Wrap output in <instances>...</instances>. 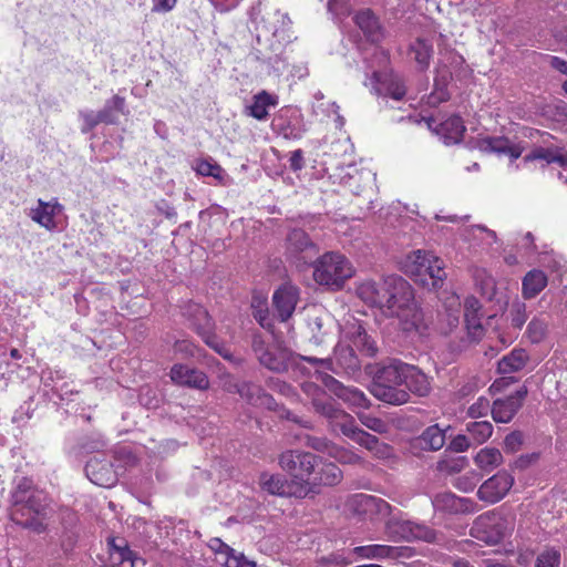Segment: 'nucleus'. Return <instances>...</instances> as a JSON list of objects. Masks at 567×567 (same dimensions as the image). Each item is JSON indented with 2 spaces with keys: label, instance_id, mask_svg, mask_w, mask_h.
I'll use <instances>...</instances> for the list:
<instances>
[{
  "label": "nucleus",
  "instance_id": "1",
  "mask_svg": "<svg viewBox=\"0 0 567 567\" xmlns=\"http://www.w3.org/2000/svg\"><path fill=\"white\" fill-rule=\"evenodd\" d=\"M382 312L400 320L404 331L424 330L423 313L414 302L411 285L400 276L385 278V298Z\"/></svg>",
  "mask_w": 567,
  "mask_h": 567
},
{
  "label": "nucleus",
  "instance_id": "2",
  "mask_svg": "<svg viewBox=\"0 0 567 567\" xmlns=\"http://www.w3.org/2000/svg\"><path fill=\"white\" fill-rule=\"evenodd\" d=\"M409 363L390 358L379 364L370 385L371 394L390 405H402L410 401L409 392L402 388Z\"/></svg>",
  "mask_w": 567,
  "mask_h": 567
},
{
  "label": "nucleus",
  "instance_id": "3",
  "mask_svg": "<svg viewBox=\"0 0 567 567\" xmlns=\"http://www.w3.org/2000/svg\"><path fill=\"white\" fill-rule=\"evenodd\" d=\"M403 270L410 277L423 285L432 280L433 288H437L446 278L444 261L431 251L414 250L403 261Z\"/></svg>",
  "mask_w": 567,
  "mask_h": 567
},
{
  "label": "nucleus",
  "instance_id": "4",
  "mask_svg": "<svg viewBox=\"0 0 567 567\" xmlns=\"http://www.w3.org/2000/svg\"><path fill=\"white\" fill-rule=\"evenodd\" d=\"M279 465L296 484L299 497L306 496L310 492L311 477L319 466V458L309 452L290 450L280 455Z\"/></svg>",
  "mask_w": 567,
  "mask_h": 567
},
{
  "label": "nucleus",
  "instance_id": "5",
  "mask_svg": "<svg viewBox=\"0 0 567 567\" xmlns=\"http://www.w3.org/2000/svg\"><path fill=\"white\" fill-rule=\"evenodd\" d=\"M251 349L264 368L277 373L287 371L295 359V354L281 342L260 333L252 336Z\"/></svg>",
  "mask_w": 567,
  "mask_h": 567
},
{
  "label": "nucleus",
  "instance_id": "6",
  "mask_svg": "<svg viewBox=\"0 0 567 567\" xmlns=\"http://www.w3.org/2000/svg\"><path fill=\"white\" fill-rule=\"evenodd\" d=\"M353 274L354 269L346 256L329 251L316 261L313 278L319 285L341 288Z\"/></svg>",
  "mask_w": 567,
  "mask_h": 567
},
{
  "label": "nucleus",
  "instance_id": "7",
  "mask_svg": "<svg viewBox=\"0 0 567 567\" xmlns=\"http://www.w3.org/2000/svg\"><path fill=\"white\" fill-rule=\"evenodd\" d=\"M514 529L513 519L498 511L480 515L473 523L470 534L486 545H497Z\"/></svg>",
  "mask_w": 567,
  "mask_h": 567
},
{
  "label": "nucleus",
  "instance_id": "8",
  "mask_svg": "<svg viewBox=\"0 0 567 567\" xmlns=\"http://www.w3.org/2000/svg\"><path fill=\"white\" fill-rule=\"evenodd\" d=\"M196 333L223 358L234 361L229 348L214 333V322L207 310L198 303H189L184 313Z\"/></svg>",
  "mask_w": 567,
  "mask_h": 567
},
{
  "label": "nucleus",
  "instance_id": "9",
  "mask_svg": "<svg viewBox=\"0 0 567 567\" xmlns=\"http://www.w3.org/2000/svg\"><path fill=\"white\" fill-rule=\"evenodd\" d=\"M256 40L260 47L256 48L258 60L271 66L278 75L289 70L290 65L287 62L288 55L286 54L285 45L277 40L276 32L270 35L268 33H258Z\"/></svg>",
  "mask_w": 567,
  "mask_h": 567
},
{
  "label": "nucleus",
  "instance_id": "10",
  "mask_svg": "<svg viewBox=\"0 0 567 567\" xmlns=\"http://www.w3.org/2000/svg\"><path fill=\"white\" fill-rule=\"evenodd\" d=\"M331 429L334 432L340 431L343 435L351 439L359 445L364 446L369 451L385 455V452L389 450V446L381 444L377 436L358 427L353 416L346 411L344 413H339V419Z\"/></svg>",
  "mask_w": 567,
  "mask_h": 567
},
{
  "label": "nucleus",
  "instance_id": "11",
  "mask_svg": "<svg viewBox=\"0 0 567 567\" xmlns=\"http://www.w3.org/2000/svg\"><path fill=\"white\" fill-rule=\"evenodd\" d=\"M301 360L319 365V371L330 370L334 373L341 371L354 373L360 369V361L351 347H338L334 350V359H318L316 357H300Z\"/></svg>",
  "mask_w": 567,
  "mask_h": 567
},
{
  "label": "nucleus",
  "instance_id": "12",
  "mask_svg": "<svg viewBox=\"0 0 567 567\" xmlns=\"http://www.w3.org/2000/svg\"><path fill=\"white\" fill-rule=\"evenodd\" d=\"M317 379L320 380L324 386L350 406L368 409L370 406V400L359 389L353 386H346L339 382L332 375L316 370Z\"/></svg>",
  "mask_w": 567,
  "mask_h": 567
},
{
  "label": "nucleus",
  "instance_id": "13",
  "mask_svg": "<svg viewBox=\"0 0 567 567\" xmlns=\"http://www.w3.org/2000/svg\"><path fill=\"white\" fill-rule=\"evenodd\" d=\"M303 393L311 400V404L317 413L326 417L332 426L339 419V413H344L338 408L329 395L316 383L303 382L301 385Z\"/></svg>",
  "mask_w": 567,
  "mask_h": 567
},
{
  "label": "nucleus",
  "instance_id": "14",
  "mask_svg": "<svg viewBox=\"0 0 567 567\" xmlns=\"http://www.w3.org/2000/svg\"><path fill=\"white\" fill-rule=\"evenodd\" d=\"M370 84L377 95L395 101L402 100L406 93L402 79L392 71H374Z\"/></svg>",
  "mask_w": 567,
  "mask_h": 567
},
{
  "label": "nucleus",
  "instance_id": "15",
  "mask_svg": "<svg viewBox=\"0 0 567 567\" xmlns=\"http://www.w3.org/2000/svg\"><path fill=\"white\" fill-rule=\"evenodd\" d=\"M513 484L514 477L506 471H499L480 486L477 496L483 502L495 504L507 495Z\"/></svg>",
  "mask_w": 567,
  "mask_h": 567
},
{
  "label": "nucleus",
  "instance_id": "16",
  "mask_svg": "<svg viewBox=\"0 0 567 567\" xmlns=\"http://www.w3.org/2000/svg\"><path fill=\"white\" fill-rule=\"evenodd\" d=\"M87 478L95 485L112 487L116 484L118 472L111 461L100 456L91 457L85 465Z\"/></svg>",
  "mask_w": 567,
  "mask_h": 567
},
{
  "label": "nucleus",
  "instance_id": "17",
  "mask_svg": "<svg viewBox=\"0 0 567 567\" xmlns=\"http://www.w3.org/2000/svg\"><path fill=\"white\" fill-rule=\"evenodd\" d=\"M527 394L526 388H520L505 399H497L492 405V417L497 423H508L520 409Z\"/></svg>",
  "mask_w": 567,
  "mask_h": 567
},
{
  "label": "nucleus",
  "instance_id": "18",
  "mask_svg": "<svg viewBox=\"0 0 567 567\" xmlns=\"http://www.w3.org/2000/svg\"><path fill=\"white\" fill-rule=\"evenodd\" d=\"M169 377L177 385L189 386L198 390H205L209 385V380L203 371L185 364H174L171 369Z\"/></svg>",
  "mask_w": 567,
  "mask_h": 567
},
{
  "label": "nucleus",
  "instance_id": "19",
  "mask_svg": "<svg viewBox=\"0 0 567 567\" xmlns=\"http://www.w3.org/2000/svg\"><path fill=\"white\" fill-rule=\"evenodd\" d=\"M354 554L363 559H385L398 557H410L412 549L406 546L365 545L353 549Z\"/></svg>",
  "mask_w": 567,
  "mask_h": 567
},
{
  "label": "nucleus",
  "instance_id": "20",
  "mask_svg": "<svg viewBox=\"0 0 567 567\" xmlns=\"http://www.w3.org/2000/svg\"><path fill=\"white\" fill-rule=\"evenodd\" d=\"M481 302L473 296H470L464 301V320L468 337L473 341H478L485 333V328L482 324Z\"/></svg>",
  "mask_w": 567,
  "mask_h": 567
},
{
  "label": "nucleus",
  "instance_id": "21",
  "mask_svg": "<svg viewBox=\"0 0 567 567\" xmlns=\"http://www.w3.org/2000/svg\"><path fill=\"white\" fill-rule=\"evenodd\" d=\"M298 299L299 290L295 286L284 285L275 291L272 301L281 321H286L292 316Z\"/></svg>",
  "mask_w": 567,
  "mask_h": 567
},
{
  "label": "nucleus",
  "instance_id": "22",
  "mask_svg": "<svg viewBox=\"0 0 567 567\" xmlns=\"http://www.w3.org/2000/svg\"><path fill=\"white\" fill-rule=\"evenodd\" d=\"M63 206L58 203L56 199L51 202L38 199V205L31 208L29 217L45 229L54 230L58 227L54 218L61 214Z\"/></svg>",
  "mask_w": 567,
  "mask_h": 567
},
{
  "label": "nucleus",
  "instance_id": "23",
  "mask_svg": "<svg viewBox=\"0 0 567 567\" xmlns=\"http://www.w3.org/2000/svg\"><path fill=\"white\" fill-rule=\"evenodd\" d=\"M353 21L369 41L378 43L383 39V28L371 9L365 8L357 11Z\"/></svg>",
  "mask_w": 567,
  "mask_h": 567
},
{
  "label": "nucleus",
  "instance_id": "24",
  "mask_svg": "<svg viewBox=\"0 0 567 567\" xmlns=\"http://www.w3.org/2000/svg\"><path fill=\"white\" fill-rule=\"evenodd\" d=\"M432 503L436 509L449 513H474L477 511V504L473 499L460 497L450 492L437 494Z\"/></svg>",
  "mask_w": 567,
  "mask_h": 567
},
{
  "label": "nucleus",
  "instance_id": "25",
  "mask_svg": "<svg viewBox=\"0 0 567 567\" xmlns=\"http://www.w3.org/2000/svg\"><path fill=\"white\" fill-rule=\"evenodd\" d=\"M344 337L351 341V348L367 357H373L377 353L374 341L368 336L364 328L354 321L344 329Z\"/></svg>",
  "mask_w": 567,
  "mask_h": 567
},
{
  "label": "nucleus",
  "instance_id": "26",
  "mask_svg": "<svg viewBox=\"0 0 567 567\" xmlns=\"http://www.w3.org/2000/svg\"><path fill=\"white\" fill-rule=\"evenodd\" d=\"M259 482L261 488L272 495L299 497L296 484L292 481L288 482L280 474L261 473Z\"/></svg>",
  "mask_w": 567,
  "mask_h": 567
},
{
  "label": "nucleus",
  "instance_id": "27",
  "mask_svg": "<svg viewBox=\"0 0 567 567\" xmlns=\"http://www.w3.org/2000/svg\"><path fill=\"white\" fill-rule=\"evenodd\" d=\"M434 132L445 145H453L462 141L465 126L463 120L460 116L452 115L440 122L434 127Z\"/></svg>",
  "mask_w": 567,
  "mask_h": 567
},
{
  "label": "nucleus",
  "instance_id": "28",
  "mask_svg": "<svg viewBox=\"0 0 567 567\" xmlns=\"http://www.w3.org/2000/svg\"><path fill=\"white\" fill-rule=\"evenodd\" d=\"M358 297L371 307L382 310L385 298V278L381 282L365 280L357 287Z\"/></svg>",
  "mask_w": 567,
  "mask_h": 567
},
{
  "label": "nucleus",
  "instance_id": "29",
  "mask_svg": "<svg viewBox=\"0 0 567 567\" xmlns=\"http://www.w3.org/2000/svg\"><path fill=\"white\" fill-rule=\"evenodd\" d=\"M239 395L250 405L269 410L275 409L274 398L256 383L241 382Z\"/></svg>",
  "mask_w": 567,
  "mask_h": 567
},
{
  "label": "nucleus",
  "instance_id": "30",
  "mask_svg": "<svg viewBox=\"0 0 567 567\" xmlns=\"http://www.w3.org/2000/svg\"><path fill=\"white\" fill-rule=\"evenodd\" d=\"M197 175L212 177L218 185H227L230 181L226 171L213 158H197L192 163Z\"/></svg>",
  "mask_w": 567,
  "mask_h": 567
},
{
  "label": "nucleus",
  "instance_id": "31",
  "mask_svg": "<svg viewBox=\"0 0 567 567\" xmlns=\"http://www.w3.org/2000/svg\"><path fill=\"white\" fill-rule=\"evenodd\" d=\"M405 390L417 396H426L431 392L429 377L416 365L409 364L404 380Z\"/></svg>",
  "mask_w": 567,
  "mask_h": 567
},
{
  "label": "nucleus",
  "instance_id": "32",
  "mask_svg": "<svg viewBox=\"0 0 567 567\" xmlns=\"http://www.w3.org/2000/svg\"><path fill=\"white\" fill-rule=\"evenodd\" d=\"M396 532L400 536L405 540H424L427 543H432L435 540V532L423 525L414 522L405 520L398 524Z\"/></svg>",
  "mask_w": 567,
  "mask_h": 567
},
{
  "label": "nucleus",
  "instance_id": "33",
  "mask_svg": "<svg viewBox=\"0 0 567 567\" xmlns=\"http://www.w3.org/2000/svg\"><path fill=\"white\" fill-rule=\"evenodd\" d=\"M528 360L529 355L525 349L515 348L498 361V372L502 374L518 372L525 368Z\"/></svg>",
  "mask_w": 567,
  "mask_h": 567
},
{
  "label": "nucleus",
  "instance_id": "34",
  "mask_svg": "<svg viewBox=\"0 0 567 567\" xmlns=\"http://www.w3.org/2000/svg\"><path fill=\"white\" fill-rule=\"evenodd\" d=\"M548 284V278L544 271L533 269L523 278L522 293L525 299H533L540 293Z\"/></svg>",
  "mask_w": 567,
  "mask_h": 567
},
{
  "label": "nucleus",
  "instance_id": "35",
  "mask_svg": "<svg viewBox=\"0 0 567 567\" xmlns=\"http://www.w3.org/2000/svg\"><path fill=\"white\" fill-rule=\"evenodd\" d=\"M483 148L498 155H506L511 161L517 159L522 155L518 145L511 143L505 137H488L483 141Z\"/></svg>",
  "mask_w": 567,
  "mask_h": 567
},
{
  "label": "nucleus",
  "instance_id": "36",
  "mask_svg": "<svg viewBox=\"0 0 567 567\" xmlns=\"http://www.w3.org/2000/svg\"><path fill=\"white\" fill-rule=\"evenodd\" d=\"M451 79L452 73L445 66H440L436 70V75L434 79V91L429 96V104L436 105L449 100L450 94L446 90V86Z\"/></svg>",
  "mask_w": 567,
  "mask_h": 567
},
{
  "label": "nucleus",
  "instance_id": "37",
  "mask_svg": "<svg viewBox=\"0 0 567 567\" xmlns=\"http://www.w3.org/2000/svg\"><path fill=\"white\" fill-rule=\"evenodd\" d=\"M277 105V97L266 91H261L252 97V103L248 107V114L259 121L266 120L268 109Z\"/></svg>",
  "mask_w": 567,
  "mask_h": 567
},
{
  "label": "nucleus",
  "instance_id": "38",
  "mask_svg": "<svg viewBox=\"0 0 567 567\" xmlns=\"http://www.w3.org/2000/svg\"><path fill=\"white\" fill-rule=\"evenodd\" d=\"M35 488L37 487L33 485L32 480L28 477L17 478L13 483L10 496L13 509L22 507Z\"/></svg>",
  "mask_w": 567,
  "mask_h": 567
},
{
  "label": "nucleus",
  "instance_id": "39",
  "mask_svg": "<svg viewBox=\"0 0 567 567\" xmlns=\"http://www.w3.org/2000/svg\"><path fill=\"white\" fill-rule=\"evenodd\" d=\"M416 442L424 450L439 451L445 444V432L437 424L431 425Z\"/></svg>",
  "mask_w": 567,
  "mask_h": 567
},
{
  "label": "nucleus",
  "instance_id": "40",
  "mask_svg": "<svg viewBox=\"0 0 567 567\" xmlns=\"http://www.w3.org/2000/svg\"><path fill=\"white\" fill-rule=\"evenodd\" d=\"M288 250L291 252H317L316 244L310 239L308 234L302 229H292L287 238Z\"/></svg>",
  "mask_w": 567,
  "mask_h": 567
},
{
  "label": "nucleus",
  "instance_id": "41",
  "mask_svg": "<svg viewBox=\"0 0 567 567\" xmlns=\"http://www.w3.org/2000/svg\"><path fill=\"white\" fill-rule=\"evenodd\" d=\"M475 464L485 472H491L503 463V455L498 449L484 447L474 457Z\"/></svg>",
  "mask_w": 567,
  "mask_h": 567
},
{
  "label": "nucleus",
  "instance_id": "42",
  "mask_svg": "<svg viewBox=\"0 0 567 567\" xmlns=\"http://www.w3.org/2000/svg\"><path fill=\"white\" fill-rule=\"evenodd\" d=\"M466 432L474 445H481L492 436L493 425L488 421H473L466 424Z\"/></svg>",
  "mask_w": 567,
  "mask_h": 567
},
{
  "label": "nucleus",
  "instance_id": "43",
  "mask_svg": "<svg viewBox=\"0 0 567 567\" xmlns=\"http://www.w3.org/2000/svg\"><path fill=\"white\" fill-rule=\"evenodd\" d=\"M313 474L316 475L312 478L315 483L328 486L337 485L342 478V472L334 463H323Z\"/></svg>",
  "mask_w": 567,
  "mask_h": 567
},
{
  "label": "nucleus",
  "instance_id": "44",
  "mask_svg": "<svg viewBox=\"0 0 567 567\" xmlns=\"http://www.w3.org/2000/svg\"><path fill=\"white\" fill-rule=\"evenodd\" d=\"M420 70H426L433 54V45L425 39H416L410 47Z\"/></svg>",
  "mask_w": 567,
  "mask_h": 567
},
{
  "label": "nucleus",
  "instance_id": "45",
  "mask_svg": "<svg viewBox=\"0 0 567 567\" xmlns=\"http://www.w3.org/2000/svg\"><path fill=\"white\" fill-rule=\"evenodd\" d=\"M41 382L43 388L52 391L53 394L68 386L65 373L60 369L48 368L42 370Z\"/></svg>",
  "mask_w": 567,
  "mask_h": 567
},
{
  "label": "nucleus",
  "instance_id": "46",
  "mask_svg": "<svg viewBox=\"0 0 567 567\" xmlns=\"http://www.w3.org/2000/svg\"><path fill=\"white\" fill-rule=\"evenodd\" d=\"M474 281L482 297L487 300H492L495 297L496 281L486 270L476 269L474 272Z\"/></svg>",
  "mask_w": 567,
  "mask_h": 567
},
{
  "label": "nucleus",
  "instance_id": "47",
  "mask_svg": "<svg viewBox=\"0 0 567 567\" xmlns=\"http://www.w3.org/2000/svg\"><path fill=\"white\" fill-rule=\"evenodd\" d=\"M49 505L48 495L41 491L35 488L33 493L30 495V498L25 502L22 507H19L21 516H23V511L29 509L34 515H42L45 508Z\"/></svg>",
  "mask_w": 567,
  "mask_h": 567
},
{
  "label": "nucleus",
  "instance_id": "48",
  "mask_svg": "<svg viewBox=\"0 0 567 567\" xmlns=\"http://www.w3.org/2000/svg\"><path fill=\"white\" fill-rule=\"evenodd\" d=\"M561 554L556 547H545L535 559L534 567H560Z\"/></svg>",
  "mask_w": 567,
  "mask_h": 567
},
{
  "label": "nucleus",
  "instance_id": "49",
  "mask_svg": "<svg viewBox=\"0 0 567 567\" xmlns=\"http://www.w3.org/2000/svg\"><path fill=\"white\" fill-rule=\"evenodd\" d=\"M312 109L317 115H322L326 117L333 116V121L336 123L337 128H342V126L344 125V117L339 113V105L336 102L313 103Z\"/></svg>",
  "mask_w": 567,
  "mask_h": 567
},
{
  "label": "nucleus",
  "instance_id": "50",
  "mask_svg": "<svg viewBox=\"0 0 567 567\" xmlns=\"http://www.w3.org/2000/svg\"><path fill=\"white\" fill-rule=\"evenodd\" d=\"M274 126L285 138L298 140L303 134V128L299 123H286L281 116L274 121Z\"/></svg>",
  "mask_w": 567,
  "mask_h": 567
},
{
  "label": "nucleus",
  "instance_id": "51",
  "mask_svg": "<svg viewBox=\"0 0 567 567\" xmlns=\"http://www.w3.org/2000/svg\"><path fill=\"white\" fill-rule=\"evenodd\" d=\"M547 333V323L539 318H534L527 326L526 336L532 343L542 342Z\"/></svg>",
  "mask_w": 567,
  "mask_h": 567
},
{
  "label": "nucleus",
  "instance_id": "52",
  "mask_svg": "<svg viewBox=\"0 0 567 567\" xmlns=\"http://www.w3.org/2000/svg\"><path fill=\"white\" fill-rule=\"evenodd\" d=\"M329 456L342 464H357L361 462V457L353 451L336 444L330 447Z\"/></svg>",
  "mask_w": 567,
  "mask_h": 567
},
{
  "label": "nucleus",
  "instance_id": "53",
  "mask_svg": "<svg viewBox=\"0 0 567 567\" xmlns=\"http://www.w3.org/2000/svg\"><path fill=\"white\" fill-rule=\"evenodd\" d=\"M251 308L252 316L258 321V323L264 328L269 327L270 323L267 300L264 298L254 297Z\"/></svg>",
  "mask_w": 567,
  "mask_h": 567
},
{
  "label": "nucleus",
  "instance_id": "54",
  "mask_svg": "<svg viewBox=\"0 0 567 567\" xmlns=\"http://www.w3.org/2000/svg\"><path fill=\"white\" fill-rule=\"evenodd\" d=\"M112 547L113 554L118 555L120 563L130 561L131 567H137L141 561L144 565V561L135 556V554L124 544L117 545L115 539H112L110 543Z\"/></svg>",
  "mask_w": 567,
  "mask_h": 567
},
{
  "label": "nucleus",
  "instance_id": "55",
  "mask_svg": "<svg viewBox=\"0 0 567 567\" xmlns=\"http://www.w3.org/2000/svg\"><path fill=\"white\" fill-rule=\"evenodd\" d=\"M19 515H21L19 508L12 509L11 518L14 523H17L25 528L32 529L37 533L44 532L45 525L37 517L38 515L27 518L25 520L20 518Z\"/></svg>",
  "mask_w": 567,
  "mask_h": 567
},
{
  "label": "nucleus",
  "instance_id": "56",
  "mask_svg": "<svg viewBox=\"0 0 567 567\" xmlns=\"http://www.w3.org/2000/svg\"><path fill=\"white\" fill-rule=\"evenodd\" d=\"M488 412L492 413V405L489 403V400L485 396H480L467 409V415L472 419H481L483 416H486Z\"/></svg>",
  "mask_w": 567,
  "mask_h": 567
},
{
  "label": "nucleus",
  "instance_id": "57",
  "mask_svg": "<svg viewBox=\"0 0 567 567\" xmlns=\"http://www.w3.org/2000/svg\"><path fill=\"white\" fill-rule=\"evenodd\" d=\"M359 420L365 427L375 433H385L389 427L385 421L369 413H360Z\"/></svg>",
  "mask_w": 567,
  "mask_h": 567
},
{
  "label": "nucleus",
  "instance_id": "58",
  "mask_svg": "<svg viewBox=\"0 0 567 567\" xmlns=\"http://www.w3.org/2000/svg\"><path fill=\"white\" fill-rule=\"evenodd\" d=\"M509 318L513 327L520 329L527 320L526 305L522 301L514 302L509 310Z\"/></svg>",
  "mask_w": 567,
  "mask_h": 567
},
{
  "label": "nucleus",
  "instance_id": "59",
  "mask_svg": "<svg viewBox=\"0 0 567 567\" xmlns=\"http://www.w3.org/2000/svg\"><path fill=\"white\" fill-rule=\"evenodd\" d=\"M221 565L225 567H255V564L246 559V557L241 553H237L235 549H231L229 555H226L223 559H220Z\"/></svg>",
  "mask_w": 567,
  "mask_h": 567
},
{
  "label": "nucleus",
  "instance_id": "60",
  "mask_svg": "<svg viewBox=\"0 0 567 567\" xmlns=\"http://www.w3.org/2000/svg\"><path fill=\"white\" fill-rule=\"evenodd\" d=\"M480 477L475 473L465 474L455 480L454 486L462 492H471L475 488Z\"/></svg>",
  "mask_w": 567,
  "mask_h": 567
},
{
  "label": "nucleus",
  "instance_id": "61",
  "mask_svg": "<svg viewBox=\"0 0 567 567\" xmlns=\"http://www.w3.org/2000/svg\"><path fill=\"white\" fill-rule=\"evenodd\" d=\"M80 116L83 120V126L81 128L82 133H87L93 130L96 125L101 123V117L99 116V112L94 111H81Z\"/></svg>",
  "mask_w": 567,
  "mask_h": 567
},
{
  "label": "nucleus",
  "instance_id": "62",
  "mask_svg": "<svg viewBox=\"0 0 567 567\" xmlns=\"http://www.w3.org/2000/svg\"><path fill=\"white\" fill-rule=\"evenodd\" d=\"M523 444V434L519 431H514L505 436L504 449L506 452H517Z\"/></svg>",
  "mask_w": 567,
  "mask_h": 567
},
{
  "label": "nucleus",
  "instance_id": "63",
  "mask_svg": "<svg viewBox=\"0 0 567 567\" xmlns=\"http://www.w3.org/2000/svg\"><path fill=\"white\" fill-rule=\"evenodd\" d=\"M208 547L215 553L216 560L220 563L226 555L231 553V547L224 543L220 538H212L208 543Z\"/></svg>",
  "mask_w": 567,
  "mask_h": 567
},
{
  "label": "nucleus",
  "instance_id": "64",
  "mask_svg": "<svg viewBox=\"0 0 567 567\" xmlns=\"http://www.w3.org/2000/svg\"><path fill=\"white\" fill-rule=\"evenodd\" d=\"M473 445L468 435L458 434L450 443V449L461 453L467 451Z\"/></svg>",
  "mask_w": 567,
  "mask_h": 567
}]
</instances>
